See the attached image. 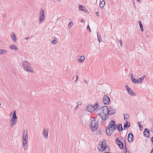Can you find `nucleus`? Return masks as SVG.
<instances>
[{
	"label": "nucleus",
	"instance_id": "57",
	"mask_svg": "<svg viewBox=\"0 0 153 153\" xmlns=\"http://www.w3.org/2000/svg\"><path fill=\"white\" fill-rule=\"evenodd\" d=\"M81 122L82 123V121H81Z\"/></svg>",
	"mask_w": 153,
	"mask_h": 153
},
{
	"label": "nucleus",
	"instance_id": "32",
	"mask_svg": "<svg viewBox=\"0 0 153 153\" xmlns=\"http://www.w3.org/2000/svg\"><path fill=\"white\" fill-rule=\"evenodd\" d=\"M101 146H107L105 140H103L102 141Z\"/></svg>",
	"mask_w": 153,
	"mask_h": 153
},
{
	"label": "nucleus",
	"instance_id": "9",
	"mask_svg": "<svg viewBox=\"0 0 153 153\" xmlns=\"http://www.w3.org/2000/svg\"><path fill=\"white\" fill-rule=\"evenodd\" d=\"M116 143L118 145L119 147L121 149H123V143L117 138L115 140Z\"/></svg>",
	"mask_w": 153,
	"mask_h": 153
},
{
	"label": "nucleus",
	"instance_id": "53",
	"mask_svg": "<svg viewBox=\"0 0 153 153\" xmlns=\"http://www.w3.org/2000/svg\"><path fill=\"white\" fill-rule=\"evenodd\" d=\"M150 153H153V152L151 151Z\"/></svg>",
	"mask_w": 153,
	"mask_h": 153
},
{
	"label": "nucleus",
	"instance_id": "4",
	"mask_svg": "<svg viewBox=\"0 0 153 153\" xmlns=\"http://www.w3.org/2000/svg\"><path fill=\"white\" fill-rule=\"evenodd\" d=\"M12 116V117L10 120V121L11 122V123H10V126L9 127L10 129L12 128L13 126L16 123V120L17 119V117L16 115V111H14Z\"/></svg>",
	"mask_w": 153,
	"mask_h": 153
},
{
	"label": "nucleus",
	"instance_id": "12",
	"mask_svg": "<svg viewBox=\"0 0 153 153\" xmlns=\"http://www.w3.org/2000/svg\"><path fill=\"white\" fill-rule=\"evenodd\" d=\"M128 139L129 143L132 142L134 141V135L132 133H130L128 134Z\"/></svg>",
	"mask_w": 153,
	"mask_h": 153
},
{
	"label": "nucleus",
	"instance_id": "27",
	"mask_svg": "<svg viewBox=\"0 0 153 153\" xmlns=\"http://www.w3.org/2000/svg\"><path fill=\"white\" fill-rule=\"evenodd\" d=\"M124 120H126L129 117V116L128 114L124 113L123 114Z\"/></svg>",
	"mask_w": 153,
	"mask_h": 153
},
{
	"label": "nucleus",
	"instance_id": "51",
	"mask_svg": "<svg viewBox=\"0 0 153 153\" xmlns=\"http://www.w3.org/2000/svg\"><path fill=\"white\" fill-rule=\"evenodd\" d=\"M137 1L140 3L141 2V1L140 0H137Z\"/></svg>",
	"mask_w": 153,
	"mask_h": 153
},
{
	"label": "nucleus",
	"instance_id": "35",
	"mask_svg": "<svg viewBox=\"0 0 153 153\" xmlns=\"http://www.w3.org/2000/svg\"><path fill=\"white\" fill-rule=\"evenodd\" d=\"M73 25V23L72 22H70L68 25V28H71Z\"/></svg>",
	"mask_w": 153,
	"mask_h": 153
},
{
	"label": "nucleus",
	"instance_id": "33",
	"mask_svg": "<svg viewBox=\"0 0 153 153\" xmlns=\"http://www.w3.org/2000/svg\"><path fill=\"white\" fill-rule=\"evenodd\" d=\"M131 81L132 82L135 84L138 83V80L137 79H136L134 78L132 79H131Z\"/></svg>",
	"mask_w": 153,
	"mask_h": 153
},
{
	"label": "nucleus",
	"instance_id": "49",
	"mask_svg": "<svg viewBox=\"0 0 153 153\" xmlns=\"http://www.w3.org/2000/svg\"><path fill=\"white\" fill-rule=\"evenodd\" d=\"M84 81L85 83H86L87 84V82L86 80H84Z\"/></svg>",
	"mask_w": 153,
	"mask_h": 153
},
{
	"label": "nucleus",
	"instance_id": "36",
	"mask_svg": "<svg viewBox=\"0 0 153 153\" xmlns=\"http://www.w3.org/2000/svg\"><path fill=\"white\" fill-rule=\"evenodd\" d=\"M51 42L54 45H56L57 43V41L55 39H54L53 41H51Z\"/></svg>",
	"mask_w": 153,
	"mask_h": 153
},
{
	"label": "nucleus",
	"instance_id": "1",
	"mask_svg": "<svg viewBox=\"0 0 153 153\" xmlns=\"http://www.w3.org/2000/svg\"><path fill=\"white\" fill-rule=\"evenodd\" d=\"M101 107L102 108V114H104V117H102V120L103 121V122L104 123L105 121L109 118V109H108L106 106H104L103 107L102 106Z\"/></svg>",
	"mask_w": 153,
	"mask_h": 153
},
{
	"label": "nucleus",
	"instance_id": "38",
	"mask_svg": "<svg viewBox=\"0 0 153 153\" xmlns=\"http://www.w3.org/2000/svg\"><path fill=\"white\" fill-rule=\"evenodd\" d=\"M82 103V102L81 101H79L77 103V105L76 106V108H77L78 107V106L79 105H80Z\"/></svg>",
	"mask_w": 153,
	"mask_h": 153
},
{
	"label": "nucleus",
	"instance_id": "28",
	"mask_svg": "<svg viewBox=\"0 0 153 153\" xmlns=\"http://www.w3.org/2000/svg\"><path fill=\"white\" fill-rule=\"evenodd\" d=\"M11 37L13 40L15 42H16V36L15 33L11 35Z\"/></svg>",
	"mask_w": 153,
	"mask_h": 153
},
{
	"label": "nucleus",
	"instance_id": "13",
	"mask_svg": "<svg viewBox=\"0 0 153 153\" xmlns=\"http://www.w3.org/2000/svg\"><path fill=\"white\" fill-rule=\"evenodd\" d=\"M109 115H113L116 113V110L112 107H109Z\"/></svg>",
	"mask_w": 153,
	"mask_h": 153
},
{
	"label": "nucleus",
	"instance_id": "29",
	"mask_svg": "<svg viewBox=\"0 0 153 153\" xmlns=\"http://www.w3.org/2000/svg\"><path fill=\"white\" fill-rule=\"evenodd\" d=\"M124 148L123 151V153H127V149L126 146V140H124Z\"/></svg>",
	"mask_w": 153,
	"mask_h": 153
},
{
	"label": "nucleus",
	"instance_id": "45",
	"mask_svg": "<svg viewBox=\"0 0 153 153\" xmlns=\"http://www.w3.org/2000/svg\"><path fill=\"white\" fill-rule=\"evenodd\" d=\"M120 44L121 46V47H122V46H123V44H122V40H120Z\"/></svg>",
	"mask_w": 153,
	"mask_h": 153
},
{
	"label": "nucleus",
	"instance_id": "22",
	"mask_svg": "<svg viewBox=\"0 0 153 153\" xmlns=\"http://www.w3.org/2000/svg\"><path fill=\"white\" fill-rule=\"evenodd\" d=\"M116 128H117L118 131L119 132L122 131L123 130L121 124H119L117 126H116Z\"/></svg>",
	"mask_w": 153,
	"mask_h": 153
},
{
	"label": "nucleus",
	"instance_id": "30",
	"mask_svg": "<svg viewBox=\"0 0 153 153\" xmlns=\"http://www.w3.org/2000/svg\"><path fill=\"white\" fill-rule=\"evenodd\" d=\"M7 52L6 50L0 49V54H5Z\"/></svg>",
	"mask_w": 153,
	"mask_h": 153
},
{
	"label": "nucleus",
	"instance_id": "25",
	"mask_svg": "<svg viewBox=\"0 0 153 153\" xmlns=\"http://www.w3.org/2000/svg\"><path fill=\"white\" fill-rule=\"evenodd\" d=\"M85 59V57L84 56H82L80 57V58L78 60L79 62L80 63L83 62Z\"/></svg>",
	"mask_w": 153,
	"mask_h": 153
},
{
	"label": "nucleus",
	"instance_id": "34",
	"mask_svg": "<svg viewBox=\"0 0 153 153\" xmlns=\"http://www.w3.org/2000/svg\"><path fill=\"white\" fill-rule=\"evenodd\" d=\"M97 34L98 40L99 42H102V41L100 40V39H101V36L100 35H99L98 32H97Z\"/></svg>",
	"mask_w": 153,
	"mask_h": 153
},
{
	"label": "nucleus",
	"instance_id": "44",
	"mask_svg": "<svg viewBox=\"0 0 153 153\" xmlns=\"http://www.w3.org/2000/svg\"><path fill=\"white\" fill-rule=\"evenodd\" d=\"M96 15L98 16H100V14H99V13L98 12H96Z\"/></svg>",
	"mask_w": 153,
	"mask_h": 153
},
{
	"label": "nucleus",
	"instance_id": "17",
	"mask_svg": "<svg viewBox=\"0 0 153 153\" xmlns=\"http://www.w3.org/2000/svg\"><path fill=\"white\" fill-rule=\"evenodd\" d=\"M113 131V130L110 129H109L108 128H106V132L108 136H110L112 134L113 131Z\"/></svg>",
	"mask_w": 153,
	"mask_h": 153
},
{
	"label": "nucleus",
	"instance_id": "41",
	"mask_svg": "<svg viewBox=\"0 0 153 153\" xmlns=\"http://www.w3.org/2000/svg\"><path fill=\"white\" fill-rule=\"evenodd\" d=\"M139 127L140 129V130L141 131L142 130H143V127L142 126H141V125H140V126H139Z\"/></svg>",
	"mask_w": 153,
	"mask_h": 153
},
{
	"label": "nucleus",
	"instance_id": "3",
	"mask_svg": "<svg viewBox=\"0 0 153 153\" xmlns=\"http://www.w3.org/2000/svg\"><path fill=\"white\" fill-rule=\"evenodd\" d=\"M22 65L23 68L25 71L28 72H33L32 69L30 64L27 61H25L22 62Z\"/></svg>",
	"mask_w": 153,
	"mask_h": 153
},
{
	"label": "nucleus",
	"instance_id": "11",
	"mask_svg": "<svg viewBox=\"0 0 153 153\" xmlns=\"http://www.w3.org/2000/svg\"><path fill=\"white\" fill-rule=\"evenodd\" d=\"M102 108L101 107L96 111V113L97 115L100 117L102 118V117H104V114H103L102 113Z\"/></svg>",
	"mask_w": 153,
	"mask_h": 153
},
{
	"label": "nucleus",
	"instance_id": "19",
	"mask_svg": "<svg viewBox=\"0 0 153 153\" xmlns=\"http://www.w3.org/2000/svg\"><path fill=\"white\" fill-rule=\"evenodd\" d=\"M130 127V123L127 121H126L123 125V129L125 130L126 128H129Z\"/></svg>",
	"mask_w": 153,
	"mask_h": 153
},
{
	"label": "nucleus",
	"instance_id": "31",
	"mask_svg": "<svg viewBox=\"0 0 153 153\" xmlns=\"http://www.w3.org/2000/svg\"><path fill=\"white\" fill-rule=\"evenodd\" d=\"M99 106L98 104L97 103H95L94 106H93V108H94V111L96 109L98 108Z\"/></svg>",
	"mask_w": 153,
	"mask_h": 153
},
{
	"label": "nucleus",
	"instance_id": "39",
	"mask_svg": "<svg viewBox=\"0 0 153 153\" xmlns=\"http://www.w3.org/2000/svg\"><path fill=\"white\" fill-rule=\"evenodd\" d=\"M87 29L88 30H89L90 32H91V30L90 26L88 25L87 26Z\"/></svg>",
	"mask_w": 153,
	"mask_h": 153
},
{
	"label": "nucleus",
	"instance_id": "14",
	"mask_svg": "<svg viewBox=\"0 0 153 153\" xmlns=\"http://www.w3.org/2000/svg\"><path fill=\"white\" fill-rule=\"evenodd\" d=\"M87 111L91 113L94 111V108L93 106L90 105H88L86 107Z\"/></svg>",
	"mask_w": 153,
	"mask_h": 153
},
{
	"label": "nucleus",
	"instance_id": "20",
	"mask_svg": "<svg viewBox=\"0 0 153 153\" xmlns=\"http://www.w3.org/2000/svg\"><path fill=\"white\" fill-rule=\"evenodd\" d=\"M93 119H92V122L91 123V125L98 126V121H96L94 118H93Z\"/></svg>",
	"mask_w": 153,
	"mask_h": 153
},
{
	"label": "nucleus",
	"instance_id": "26",
	"mask_svg": "<svg viewBox=\"0 0 153 153\" xmlns=\"http://www.w3.org/2000/svg\"><path fill=\"white\" fill-rule=\"evenodd\" d=\"M138 23L139 25V26L140 27L141 30L142 31H143V25L142 23L140 21H139L138 22Z\"/></svg>",
	"mask_w": 153,
	"mask_h": 153
},
{
	"label": "nucleus",
	"instance_id": "40",
	"mask_svg": "<svg viewBox=\"0 0 153 153\" xmlns=\"http://www.w3.org/2000/svg\"><path fill=\"white\" fill-rule=\"evenodd\" d=\"M76 79L74 81V82H76L78 80V76L76 75Z\"/></svg>",
	"mask_w": 153,
	"mask_h": 153
},
{
	"label": "nucleus",
	"instance_id": "8",
	"mask_svg": "<svg viewBox=\"0 0 153 153\" xmlns=\"http://www.w3.org/2000/svg\"><path fill=\"white\" fill-rule=\"evenodd\" d=\"M110 101L109 97L107 94H105L103 97V102L104 104L107 105L109 104Z\"/></svg>",
	"mask_w": 153,
	"mask_h": 153
},
{
	"label": "nucleus",
	"instance_id": "46",
	"mask_svg": "<svg viewBox=\"0 0 153 153\" xmlns=\"http://www.w3.org/2000/svg\"><path fill=\"white\" fill-rule=\"evenodd\" d=\"M151 140L152 143H153V136L151 137Z\"/></svg>",
	"mask_w": 153,
	"mask_h": 153
},
{
	"label": "nucleus",
	"instance_id": "52",
	"mask_svg": "<svg viewBox=\"0 0 153 153\" xmlns=\"http://www.w3.org/2000/svg\"><path fill=\"white\" fill-rule=\"evenodd\" d=\"M25 39L26 40L28 39H29V37H27Z\"/></svg>",
	"mask_w": 153,
	"mask_h": 153
},
{
	"label": "nucleus",
	"instance_id": "6",
	"mask_svg": "<svg viewBox=\"0 0 153 153\" xmlns=\"http://www.w3.org/2000/svg\"><path fill=\"white\" fill-rule=\"evenodd\" d=\"M108 128L115 131L116 130V125L114 120H111L108 126Z\"/></svg>",
	"mask_w": 153,
	"mask_h": 153
},
{
	"label": "nucleus",
	"instance_id": "7",
	"mask_svg": "<svg viewBox=\"0 0 153 153\" xmlns=\"http://www.w3.org/2000/svg\"><path fill=\"white\" fill-rule=\"evenodd\" d=\"M126 88L128 94L131 96H134L136 95V93L133 92L132 90L127 85L126 86Z\"/></svg>",
	"mask_w": 153,
	"mask_h": 153
},
{
	"label": "nucleus",
	"instance_id": "55",
	"mask_svg": "<svg viewBox=\"0 0 153 153\" xmlns=\"http://www.w3.org/2000/svg\"><path fill=\"white\" fill-rule=\"evenodd\" d=\"M4 16H6V14H4Z\"/></svg>",
	"mask_w": 153,
	"mask_h": 153
},
{
	"label": "nucleus",
	"instance_id": "50",
	"mask_svg": "<svg viewBox=\"0 0 153 153\" xmlns=\"http://www.w3.org/2000/svg\"><path fill=\"white\" fill-rule=\"evenodd\" d=\"M81 22H82V23H83L84 22V20H83V19H82L81 20Z\"/></svg>",
	"mask_w": 153,
	"mask_h": 153
},
{
	"label": "nucleus",
	"instance_id": "42",
	"mask_svg": "<svg viewBox=\"0 0 153 153\" xmlns=\"http://www.w3.org/2000/svg\"><path fill=\"white\" fill-rule=\"evenodd\" d=\"M150 130L151 132L153 133V124L152 127H151Z\"/></svg>",
	"mask_w": 153,
	"mask_h": 153
},
{
	"label": "nucleus",
	"instance_id": "56",
	"mask_svg": "<svg viewBox=\"0 0 153 153\" xmlns=\"http://www.w3.org/2000/svg\"><path fill=\"white\" fill-rule=\"evenodd\" d=\"M60 1V0H58V1Z\"/></svg>",
	"mask_w": 153,
	"mask_h": 153
},
{
	"label": "nucleus",
	"instance_id": "5",
	"mask_svg": "<svg viewBox=\"0 0 153 153\" xmlns=\"http://www.w3.org/2000/svg\"><path fill=\"white\" fill-rule=\"evenodd\" d=\"M39 15V23L41 24L45 21V13L42 8H41L40 10Z\"/></svg>",
	"mask_w": 153,
	"mask_h": 153
},
{
	"label": "nucleus",
	"instance_id": "43",
	"mask_svg": "<svg viewBox=\"0 0 153 153\" xmlns=\"http://www.w3.org/2000/svg\"><path fill=\"white\" fill-rule=\"evenodd\" d=\"M130 76L131 77V80L134 78L133 76V74H131Z\"/></svg>",
	"mask_w": 153,
	"mask_h": 153
},
{
	"label": "nucleus",
	"instance_id": "23",
	"mask_svg": "<svg viewBox=\"0 0 153 153\" xmlns=\"http://www.w3.org/2000/svg\"><path fill=\"white\" fill-rule=\"evenodd\" d=\"M91 128V130L93 131H96L98 128V126L95 125H90Z\"/></svg>",
	"mask_w": 153,
	"mask_h": 153
},
{
	"label": "nucleus",
	"instance_id": "58",
	"mask_svg": "<svg viewBox=\"0 0 153 153\" xmlns=\"http://www.w3.org/2000/svg\"><path fill=\"white\" fill-rule=\"evenodd\" d=\"M81 122L82 123V121H81Z\"/></svg>",
	"mask_w": 153,
	"mask_h": 153
},
{
	"label": "nucleus",
	"instance_id": "54",
	"mask_svg": "<svg viewBox=\"0 0 153 153\" xmlns=\"http://www.w3.org/2000/svg\"><path fill=\"white\" fill-rule=\"evenodd\" d=\"M4 16H6V14H4Z\"/></svg>",
	"mask_w": 153,
	"mask_h": 153
},
{
	"label": "nucleus",
	"instance_id": "48",
	"mask_svg": "<svg viewBox=\"0 0 153 153\" xmlns=\"http://www.w3.org/2000/svg\"><path fill=\"white\" fill-rule=\"evenodd\" d=\"M137 123L138 124V125L139 126H140V125H141L140 122H137Z\"/></svg>",
	"mask_w": 153,
	"mask_h": 153
},
{
	"label": "nucleus",
	"instance_id": "16",
	"mask_svg": "<svg viewBox=\"0 0 153 153\" xmlns=\"http://www.w3.org/2000/svg\"><path fill=\"white\" fill-rule=\"evenodd\" d=\"M48 130L46 129L45 128L43 130V134L45 139H47L48 137Z\"/></svg>",
	"mask_w": 153,
	"mask_h": 153
},
{
	"label": "nucleus",
	"instance_id": "2",
	"mask_svg": "<svg viewBox=\"0 0 153 153\" xmlns=\"http://www.w3.org/2000/svg\"><path fill=\"white\" fill-rule=\"evenodd\" d=\"M23 144L25 150L27 149V140H28L27 132V130H24L22 132Z\"/></svg>",
	"mask_w": 153,
	"mask_h": 153
},
{
	"label": "nucleus",
	"instance_id": "18",
	"mask_svg": "<svg viewBox=\"0 0 153 153\" xmlns=\"http://www.w3.org/2000/svg\"><path fill=\"white\" fill-rule=\"evenodd\" d=\"M107 146H101L100 145L98 146V149L99 151L102 152L104 151L106 149Z\"/></svg>",
	"mask_w": 153,
	"mask_h": 153
},
{
	"label": "nucleus",
	"instance_id": "24",
	"mask_svg": "<svg viewBox=\"0 0 153 153\" xmlns=\"http://www.w3.org/2000/svg\"><path fill=\"white\" fill-rule=\"evenodd\" d=\"M105 2L103 0H100V6L101 8H103L105 5Z\"/></svg>",
	"mask_w": 153,
	"mask_h": 153
},
{
	"label": "nucleus",
	"instance_id": "47",
	"mask_svg": "<svg viewBox=\"0 0 153 153\" xmlns=\"http://www.w3.org/2000/svg\"><path fill=\"white\" fill-rule=\"evenodd\" d=\"M146 77L145 75H143L142 76L141 78L143 79V78Z\"/></svg>",
	"mask_w": 153,
	"mask_h": 153
},
{
	"label": "nucleus",
	"instance_id": "21",
	"mask_svg": "<svg viewBox=\"0 0 153 153\" xmlns=\"http://www.w3.org/2000/svg\"><path fill=\"white\" fill-rule=\"evenodd\" d=\"M9 48L12 50H15L16 51L18 50V48L15 45H11L9 46Z\"/></svg>",
	"mask_w": 153,
	"mask_h": 153
},
{
	"label": "nucleus",
	"instance_id": "10",
	"mask_svg": "<svg viewBox=\"0 0 153 153\" xmlns=\"http://www.w3.org/2000/svg\"><path fill=\"white\" fill-rule=\"evenodd\" d=\"M144 136L146 137L149 138L150 137V131L149 129L147 128L144 129L143 132Z\"/></svg>",
	"mask_w": 153,
	"mask_h": 153
},
{
	"label": "nucleus",
	"instance_id": "37",
	"mask_svg": "<svg viewBox=\"0 0 153 153\" xmlns=\"http://www.w3.org/2000/svg\"><path fill=\"white\" fill-rule=\"evenodd\" d=\"M143 80V79H142L141 78H140L138 79V83H141Z\"/></svg>",
	"mask_w": 153,
	"mask_h": 153
},
{
	"label": "nucleus",
	"instance_id": "15",
	"mask_svg": "<svg viewBox=\"0 0 153 153\" xmlns=\"http://www.w3.org/2000/svg\"><path fill=\"white\" fill-rule=\"evenodd\" d=\"M79 10H82L85 13H88L86 7L82 5H79Z\"/></svg>",
	"mask_w": 153,
	"mask_h": 153
}]
</instances>
